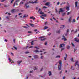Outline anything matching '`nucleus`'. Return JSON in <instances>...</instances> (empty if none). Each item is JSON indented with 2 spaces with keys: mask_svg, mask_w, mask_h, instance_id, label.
<instances>
[{
  "mask_svg": "<svg viewBox=\"0 0 79 79\" xmlns=\"http://www.w3.org/2000/svg\"><path fill=\"white\" fill-rule=\"evenodd\" d=\"M37 0H36L35 2H31L29 1V2H27V4H25V5L24 7L26 8V9H27V8H28L29 7V6H27V4H29V3H32V4H33V3H38V2H37Z\"/></svg>",
  "mask_w": 79,
  "mask_h": 79,
  "instance_id": "f257e3e1",
  "label": "nucleus"
},
{
  "mask_svg": "<svg viewBox=\"0 0 79 79\" xmlns=\"http://www.w3.org/2000/svg\"><path fill=\"white\" fill-rule=\"evenodd\" d=\"M59 63L60 65H58L59 69H61V65L62 64V61L61 60H60L59 61Z\"/></svg>",
  "mask_w": 79,
  "mask_h": 79,
  "instance_id": "f03ea898",
  "label": "nucleus"
},
{
  "mask_svg": "<svg viewBox=\"0 0 79 79\" xmlns=\"http://www.w3.org/2000/svg\"><path fill=\"white\" fill-rule=\"evenodd\" d=\"M30 68H31V69H38V67L37 66H30L29 67Z\"/></svg>",
  "mask_w": 79,
  "mask_h": 79,
  "instance_id": "7ed1b4c3",
  "label": "nucleus"
},
{
  "mask_svg": "<svg viewBox=\"0 0 79 79\" xmlns=\"http://www.w3.org/2000/svg\"><path fill=\"white\" fill-rule=\"evenodd\" d=\"M44 36H41L39 37V39H41V41H43V40H46V38H44Z\"/></svg>",
  "mask_w": 79,
  "mask_h": 79,
  "instance_id": "20e7f679",
  "label": "nucleus"
},
{
  "mask_svg": "<svg viewBox=\"0 0 79 79\" xmlns=\"http://www.w3.org/2000/svg\"><path fill=\"white\" fill-rule=\"evenodd\" d=\"M64 11L63 10V9L60 8V10L59 11V14H60V12H63Z\"/></svg>",
  "mask_w": 79,
  "mask_h": 79,
  "instance_id": "39448f33",
  "label": "nucleus"
},
{
  "mask_svg": "<svg viewBox=\"0 0 79 79\" xmlns=\"http://www.w3.org/2000/svg\"><path fill=\"white\" fill-rule=\"evenodd\" d=\"M75 40L76 41V42H78L79 43V39L78 38H75Z\"/></svg>",
  "mask_w": 79,
  "mask_h": 79,
  "instance_id": "423d86ee",
  "label": "nucleus"
},
{
  "mask_svg": "<svg viewBox=\"0 0 79 79\" xmlns=\"http://www.w3.org/2000/svg\"><path fill=\"white\" fill-rule=\"evenodd\" d=\"M8 60H9V62H10V63H14V62H13V61H12V60L11 59V58H9L8 59Z\"/></svg>",
  "mask_w": 79,
  "mask_h": 79,
  "instance_id": "0eeeda50",
  "label": "nucleus"
},
{
  "mask_svg": "<svg viewBox=\"0 0 79 79\" xmlns=\"http://www.w3.org/2000/svg\"><path fill=\"white\" fill-rule=\"evenodd\" d=\"M78 63H79V61L77 60L76 61V63H75V66H76V65H78V66H79V65L78 64Z\"/></svg>",
  "mask_w": 79,
  "mask_h": 79,
  "instance_id": "6e6552de",
  "label": "nucleus"
},
{
  "mask_svg": "<svg viewBox=\"0 0 79 79\" xmlns=\"http://www.w3.org/2000/svg\"><path fill=\"white\" fill-rule=\"evenodd\" d=\"M17 63H18V64H21V63H22V60L18 61H17Z\"/></svg>",
  "mask_w": 79,
  "mask_h": 79,
  "instance_id": "1a4fd4ad",
  "label": "nucleus"
},
{
  "mask_svg": "<svg viewBox=\"0 0 79 79\" xmlns=\"http://www.w3.org/2000/svg\"><path fill=\"white\" fill-rule=\"evenodd\" d=\"M66 10H67V11H69V7L68 6H66Z\"/></svg>",
  "mask_w": 79,
  "mask_h": 79,
  "instance_id": "9d476101",
  "label": "nucleus"
},
{
  "mask_svg": "<svg viewBox=\"0 0 79 79\" xmlns=\"http://www.w3.org/2000/svg\"><path fill=\"white\" fill-rule=\"evenodd\" d=\"M34 58L36 59L38 58L39 57V56L38 55H35V56H34Z\"/></svg>",
  "mask_w": 79,
  "mask_h": 79,
  "instance_id": "9b49d317",
  "label": "nucleus"
},
{
  "mask_svg": "<svg viewBox=\"0 0 79 79\" xmlns=\"http://www.w3.org/2000/svg\"><path fill=\"white\" fill-rule=\"evenodd\" d=\"M34 52H36L35 53H39V52H39V51L37 50L34 51Z\"/></svg>",
  "mask_w": 79,
  "mask_h": 79,
  "instance_id": "f8f14e48",
  "label": "nucleus"
},
{
  "mask_svg": "<svg viewBox=\"0 0 79 79\" xmlns=\"http://www.w3.org/2000/svg\"><path fill=\"white\" fill-rule=\"evenodd\" d=\"M60 48H63L64 47V46L62 45V44H60V45L59 46Z\"/></svg>",
  "mask_w": 79,
  "mask_h": 79,
  "instance_id": "ddd939ff",
  "label": "nucleus"
},
{
  "mask_svg": "<svg viewBox=\"0 0 79 79\" xmlns=\"http://www.w3.org/2000/svg\"><path fill=\"white\" fill-rule=\"evenodd\" d=\"M26 25L27 26V27H26V26H24L23 27H24V28H26V29H27V28H28V27H29V25H28L27 24H26Z\"/></svg>",
  "mask_w": 79,
  "mask_h": 79,
  "instance_id": "4468645a",
  "label": "nucleus"
},
{
  "mask_svg": "<svg viewBox=\"0 0 79 79\" xmlns=\"http://www.w3.org/2000/svg\"><path fill=\"white\" fill-rule=\"evenodd\" d=\"M75 5L76 7H77V2H75Z\"/></svg>",
  "mask_w": 79,
  "mask_h": 79,
  "instance_id": "2eb2a0df",
  "label": "nucleus"
},
{
  "mask_svg": "<svg viewBox=\"0 0 79 79\" xmlns=\"http://www.w3.org/2000/svg\"><path fill=\"white\" fill-rule=\"evenodd\" d=\"M48 74H49V76H51V75H52V72H51V71H49L48 72Z\"/></svg>",
  "mask_w": 79,
  "mask_h": 79,
  "instance_id": "dca6fc26",
  "label": "nucleus"
},
{
  "mask_svg": "<svg viewBox=\"0 0 79 79\" xmlns=\"http://www.w3.org/2000/svg\"><path fill=\"white\" fill-rule=\"evenodd\" d=\"M61 57V56L60 55H57V56H56L55 57V58H60Z\"/></svg>",
  "mask_w": 79,
  "mask_h": 79,
  "instance_id": "f3484780",
  "label": "nucleus"
},
{
  "mask_svg": "<svg viewBox=\"0 0 79 79\" xmlns=\"http://www.w3.org/2000/svg\"><path fill=\"white\" fill-rule=\"evenodd\" d=\"M60 30H58L56 31V33H57V34H60Z\"/></svg>",
  "mask_w": 79,
  "mask_h": 79,
  "instance_id": "a211bd4d",
  "label": "nucleus"
},
{
  "mask_svg": "<svg viewBox=\"0 0 79 79\" xmlns=\"http://www.w3.org/2000/svg\"><path fill=\"white\" fill-rule=\"evenodd\" d=\"M27 15H24L23 16V18H26V17H27Z\"/></svg>",
  "mask_w": 79,
  "mask_h": 79,
  "instance_id": "6ab92c4d",
  "label": "nucleus"
},
{
  "mask_svg": "<svg viewBox=\"0 0 79 79\" xmlns=\"http://www.w3.org/2000/svg\"><path fill=\"white\" fill-rule=\"evenodd\" d=\"M50 4V3L49 2H47L46 3H45V5H47V6H48Z\"/></svg>",
  "mask_w": 79,
  "mask_h": 79,
  "instance_id": "aec40b11",
  "label": "nucleus"
},
{
  "mask_svg": "<svg viewBox=\"0 0 79 79\" xmlns=\"http://www.w3.org/2000/svg\"><path fill=\"white\" fill-rule=\"evenodd\" d=\"M48 27L45 26L44 28V30H45V29H48Z\"/></svg>",
  "mask_w": 79,
  "mask_h": 79,
  "instance_id": "412c9836",
  "label": "nucleus"
},
{
  "mask_svg": "<svg viewBox=\"0 0 79 79\" xmlns=\"http://www.w3.org/2000/svg\"><path fill=\"white\" fill-rule=\"evenodd\" d=\"M65 15H66V14L64 13H62V16H65Z\"/></svg>",
  "mask_w": 79,
  "mask_h": 79,
  "instance_id": "4be33fe9",
  "label": "nucleus"
},
{
  "mask_svg": "<svg viewBox=\"0 0 79 79\" xmlns=\"http://www.w3.org/2000/svg\"><path fill=\"white\" fill-rule=\"evenodd\" d=\"M70 60L71 61H72V62H74V60H73V57L71 58Z\"/></svg>",
  "mask_w": 79,
  "mask_h": 79,
  "instance_id": "5701e85b",
  "label": "nucleus"
},
{
  "mask_svg": "<svg viewBox=\"0 0 79 79\" xmlns=\"http://www.w3.org/2000/svg\"><path fill=\"white\" fill-rule=\"evenodd\" d=\"M62 40H63V39L64 40V41H66V40H67V39L66 38H64L61 39Z\"/></svg>",
  "mask_w": 79,
  "mask_h": 79,
  "instance_id": "b1692460",
  "label": "nucleus"
},
{
  "mask_svg": "<svg viewBox=\"0 0 79 79\" xmlns=\"http://www.w3.org/2000/svg\"><path fill=\"white\" fill-rule=\"evenodd\" d=\"M15 11V9H13L11 10V11L12 13H14Z\"/></svg>",
  "mask_w": 79,
  "mask_h": 79,
  "instance_id": "393cba45",
  "label": "nucleus"
},
{
  "mask_svg": "<svg viewBox=\"0 0 79 79\" xmlns=\"http://www.w3.org/2000/svg\"><path fill=\"white\" fill-rule=\"evenodd\" d=\"M40 15H42V14H44V12H42V11H41L40 12Z\"/></svg>",
  "mask_w": 79,
  "mask_h": 79,
  "instance_id": "a878e982",
  "label": "nucleus"
},
{
  "mask_svg": "<svg viewBox=\"0 0 79 79\" xmlns=\"http://www.w3.org/2000/svg\"><path fill=\"white\" fill-rule=\"evenodd\" d=\"M42 16H44V17H45L47 15L46 14H44L42 15Z\"/></svg>",
  "mask_w": 79,
  "mask_h": 79,
  "instance_id": "bb28decb",
  "label": "nucleus"
},
{
  "mask_svg": "<svg viewBox=\"0 0 79 79\" xmlns=\"http://www.w3.org/2000/svg\"><path fill=\"white\" fill-rule=\"evenodd\" d=\"M71 17H70V19H69V22H71Z\"/></svg>",
  "mask_w": 79,
  "mask_h": 79,
  "instance_id": "cd10ccee",
  "label": "nucleus"
},
{
  "mask_svg": "<svg viewBox=\"0 0 79 79\" xmlns=\"http://www.w3.org/2000/svg\"><path fill=\"white\" fill-rule=\"evenodd\" d=\"M72 22L73 23H75V22H76V20H75V19H73Z\"/></svg>",
  "mask_w": 79,
  "mask_h": 79,
  "instance_id": "c85d7f7f",
  "label": "nucleus"
},
{
  "mask_svg": "<svg viewBox=\"0 0 79 79\" xmlns=\"http://www.w3.org/2000/svg\"><path fill=\"white\" fill-rule=\"evenodd\" d=\"M31 44L32 45H34V41H32V42H31Z\"/></svg>",
  "mask_w": 79,
  "mask_h": 79,
  "instance_id": "c756f323",
  "label": "nucleus"
},
{
  "mask_svg": "<svg viewBox=\"0 0 79 79\" xmlns=\"http://www.w3.org/2000/svg\"><path fill=\"white\" fill-rule=\"evenodd\" d=\"M69 32V29H68L67 30V33L68 34Z\"/></svg>",
  "mask_w": 79,
  "mask_h": 79,
  "instance_id": "7c9ffc66",
  "label": "nucleus"
},
{
  "mask_svg": "<svg viewBox=\"0 0 79 79\" xmlns=\"http://www.w3.org/2000/svg\"><path fill=\"white\" fill-rule=\"evenodd\" d=\"M41 59H44V56H41L40 57Z\"/></svg>",
  "mask_w": 79,
  "mask_h": 79,
  "instance_id": "2f4dec72",
  "label": "nucleus"
},
{
  "mask_svg": "<svg viewBox=\"0 0 79 79\" xmlns=\"http://www.w3.org/2000/svg\"><path fill=\"white\" fill-rule=\"evenodd\" d=\"M23 3H24V2H20V5H22V4H23Z\"/></svg>",
  "mask_w": 79,
  "mask_h": 79,
  "instance_id": "473e14b6",
  "label": "nucleus"
},
{
  "mask_svg": "<svg viewBox=\"0 0 79 79\" xmlns=\"http://www.w3.org/2000/svg\"><path fill=\"white\" fill-rule=\"evenodd\" d=\"M70 48V46H67V49H69Z\"/></svg>",
  "mask_w": 79,
  "mask_h": 79,
  "instance_id": "72a5a7b5",
  "label": "nucleus"
},
{
  "mask_svg": "<svg viewBox=\"0 0 79 79\" xmlns=\"http://www.w3.org/2000/svg\"><path fill=\"white\" fill-rule=\"evenodd\" d=\"M69 14H71V12H69L67 13V15H69Z\"/></svg>",
  "mask_w": 79,
  "mask_h": 79,
  "instance_id": "f704fd0d",
  "label": "nucleus"
},
{
  "mask_svg": "<svg viewBox=\"0 0 79 79\" xmlns=\"http://www.w3.org/2000/svg\"><path fill=\"white\" fill-rule=\"evenodd\" d=\"M20 1V0H16L15 1L16 2H19Z\"/></svg>",
  "mask_w": 79,
  "mask_h": 79,
  "instance_id": "c9c22d12",
  "label": "nucleus"
},
{
  "mask_svg": "<svg viewBox=\"0 0 79 79\" xmlns=\"http://www.w3.org/2000/svg\"><path fill=\"white\" fill-rule=\"evenodd\" d=\"M5 1H6V0H2L1 1V2H4Z\"/></svg>",
  "mask_w": 79,
  "mask_h": 79,
  "instance_id": "e433bc0d",
  "label": "nucleus"
},
{
  "mask_svg": "<svg viewBox=\"0 0 79 79\" xmlns=\"http://www.w3.org/2000/svg\"><path fill=\"white\" fill-rule=\"evenodd\" d=\"M65 3H66V2H63L60 4V5H62L63 4H65Z\"/></svg>",
  "mask_w": 79,
  "mask_h": 79,
  "instance_id": "4c0bfd02",
  "label": "nucleus"
},
{
  "mask_svg": "<svg viewBox=\"0 0 79 79\" xmlns=\"http://www.w3.org/2000/svg\"><path fill=\"white\" fill-rule=\"evenodd\" d=\"M40 17L41 18H42V19H44V17L41 16H40Z\"/></svg>",
  "mask_w": 79,
  "mask_h": 79,
  "instance_id": "58836bf2",
  "label": "nucleus"
},
{
  "mask_svg": "<svg viewBox=\"0 0 79 79\" xmlns=\"http://www.w3.org/2000/svg\"><path fill=\"white\" fill-rule=\"evenodd\" d=\"M64 27H65V26L64 25H62V28H64Z\"/></svg>",
  "mask_w": 79,
  "mask_h": 79,
  "instance_id": "ea45409f",
  "label": "nucleus"
},
{
  "mask_svg": "<svg viewBox=\"0 0 79 79\" xmlns=\"http://www.w3.org/2000/svg\"><path fill=\"white\" fill-rule=\"evenodd\" d=\"M14 48L15 49L17 50V48L16 47H15V46H14Z\"/></svg>",
  "mask_w": 79,
  "mask_h": 79,
  "instance_id": "a19ab883",
  "label": "nucleus"
},
{
  "mask_svg": "<svg viewBox=\"0 0 79 79\" xmlns=\"http://www.w3.org/2000/svg\"><path fill=\"white\" fill-rule=\"evenodd\" d=\"M68 34V33H67L65 34V36H67V35Z\"/></svg>",
  "mask_w": 79,
  "mask_h": 79,
  "instance_id": "79ce46f5",
  "label": "nucleus"
},
{
  "mask_svg": "<svg viewBox=\"0 0 79 79\" xmlns=\"http://www.w3.org/2000/svg\"><path fill=\"white\" fill-rule=\"evenodd\" d=\"M6 19H9V16H7L6 17Z\"/></svg>",
  "mask_w": 79,
  "mask_h": 79,
  "instance_id": "37998d69",
  "label": "nucleus"
},
{
  "mask_svg": "<svg viewBox=\"0 0 79 79\" xmlns=\"http://www.w3.org/2000/svg\"><path fill=\"white\" fill-rule=\"evenodd\" d=\"M32 32L31 31H28V33H29V34H31V33Z\"/></svg>",
  "mask_w": 79,
  "mask_h": 79,
  "instance_id": "c03bdc74",
  "label": "nucleus"
},
{
  "mask_svg": "<svg viewBox=\"0 0 79 79\" xmlns=\"http://www.w3.org/2000/svg\"><path fill=\"white\" fill-rule=\"evenodd\" d=\"M43 8H44V9L47 8V7L44 6L43 7Z\"/></svg>",
  "mask_w": 79,
  "mask_h": 79,
  "instance_id": "a18cd8bd",
  "label": "nucleus"
},
{
  "mask_svg": "<svg viewBox=\"0 0 79 79\" xmlns=\"http://www.w3.org/2000/svg\"><path fill=\"white\" fill-rule=\"evenodd\" d=\"M72 45L73 46V47H75V46H74V44H73V43H72Z\"/></svg>",
  "mask_w": 79,
  "mask_h": 79,
  "instance_id": "49530a36",
  "label": "nucleus"
},
{
  "mask_svg": "<svg viewBox=\"0 0 79 79\" xmlns=\"http://www.w3.org/2000/svg\"><path fill=\"white\" fill-rule=\"evenodd\" d=\"M16 5V2H15L14 4L13 5V6H15V5Z\"/></svg>",
  "mask_w": 79,
  "mask_h": 79,
  "instance_id": "de8ad7c7",
  "label": "nucleus"
},
{
  "mask_svg": "<svg viewBox=\"0 0 79 79\" xmlns=\"http://www.w3.org/2000/svg\"><path fill=\"white\" fill-rule=\"evenodd\" d=\"M29 52H25V53H26V54H27V53H29Z\"/></svg>",
  "mask_w": 79,
  "mask_h": 79,
  "instance_id": "09e8293b",
  "label": "nucleus"
},
{
  "mask_svg": "<svg viewBox=\"0 0 79 79\" xmlns=\"http://www.w3.org/2000/svg\"><path fill=\"white\" fill-rule=\"evenodd\" d=\"M33 17H30V19H33Z\"/></svg>",
  "mask_w": 79,
  "mask_h": 79,
  "instance_id": "8fccbe9b",
  "label": "nucleus"
},
{
  "mask_svg": "<svg viewBox=\"0 0 79 79\" xmlns=\"http://www.w3.org/2000/svg\"><path fill=\"white\" fill-rule=\"evenodd\" d=\"M51 35V33H49L48 34V35Z\"/></svg>",
  "mask_w": 79,
  "mask_h": 79,
  "instance_id": "3c124183",
  "label": "nucleus"
},
{
  "mask_svg": "<svg viewBox=\"0 0 79 79\" xmlns=\"http://www.w3.org/2000/svg\"><path fill=\"white\" fill-rule=\"evenodd\" d=\"M11 55H12V56H14V55H13V53L12 52H11Z\"/></svg>",
  "mask_w": 79,
  "mask_h": 79,
  "instance_id": "603ef678",
  "label": "nucleus"
},
{
  "mask_svg": "<svg viewBox=\"0 0 79 79\" xmlns=\"http://www.w3.org/2000/svg\"><path fill=\"white\" fill-rule=\"evenodd\" d=\"M30 26H34V24H31V23H30Z\"/></svg>",
  "mask_w": 79,
  "mask_h": 79,
  "instance_id": "864d4df0",
  "label": "nucleus"
},
{
  "mask_svg": "<svg viewBox=\"0 0 79 79\" xmlns=\"http://www.w3.org/2000/svg\"><path fill=\"white\" fill-rule=\"evenodd\" d=\"M57 12H58V10L56 9V13H57Z\"/></svg>",
  "mask_w": 79,
  "mask_h": 79,
  "instance_id": "5fc2aeb1",
  "label": "nucleus"
},
{
  "mask_svg": "<svg viewBox=\"0 0 79 79\" xmlns=\"http://www.w3.org/2000/svg\"><path fill=\"white\" fill-rule=\"evenodd\" d=\"M14 1V0H12L11 1V3H13V1Z\"/></svg>",
  "mask_w": 79,
  "mask_h": 79,
  "instance_id": "6e6d98bb",
  "label": "nucleus"
},
{
  "mask_svg": "<svg viewBox=\"0 0 79 79\" xmlns=\"http://www.w3.org/2000/svg\"><path fill=\"white\" fill-rule=\"evenodd\" d=\"M22 15V13H21L19 14V16H20V15Z\"/></svg>",
  "mask_w": 79,
  "mask_h": 79,
  "instance_id": "4d7b16f0",
  "label": "nucleus"
},
{
  "mask_svg": "<svg viewBox=\"0 0 79 79\" xmlns=\"http://www.w3.org/2000/svg\"><path fill=\"white\" fill-rule=\"evenodd\" d=\"M79 16L78 17H77V20H78V19H79Z\"/></svg>",
  "mask_w": 79,
  "mask_h": 79,
  "instance_id": "13d9d810",
  "label": "nucleus"
},
{
  "mask_svg": "<svg viewBox=\"0 0 79 79\" xmlns=\"http://www.w3.org/2000/svg\"><path fill=\"white\" fill-rule=\"evenodd\" d=\"M47 42H46L45 43V45H47Z\"/></svg>",
  "mask_w": 79,
  "mask_h": 79,
  "instance_id": "bf43d9fd",
  "label": "nucleus"
},
{
  "mask_svg": "<svg viewBox=\"0 0 79 79\" xmlns=\"http://www.w3.org/2000/svg\"><path fill=\"white\" fill-rule=\"evenodd\" d=\"M32 19H33V21H34V19H35V17H34V18L33 17V18Z\"/></svg>",
  "mask_w": 79,
  "mask_h": 79,
  "instance_id": "052dcab7",
  "label": "nucleus"
},
{
  "mask_svg": "<svg viewBox=\"0 0 79 79\" xmlns=\"http://www.w3.org/2000/svg\"><path fill=\"white\" fill-rule=\"evenodd\" d=\"M65 48H62L61 49V51H62V50H64V49Z\"/></svg>",
  "mask_w": 79,
  "mask_h": 79,
  "instance_id": "680f3d73",
  "label": "nucleus"
},
{
  "mask_svg": "<svg viewBox=\"0 0 79 79\" xmlns=\"http://www.w3.org/2000/svg\"><path fill=\"white\" fill-rule=\"evenodd\" d=\"M66 57H64V60H66Z\"/></svg>",
  "mask_w": 79,
  "mask_h": 79,
  "instance_id": "e2e57ef3",
  "label": "nucleus"
},
{
  "mask_svg": "<svg viewBox=\"0 0 79 79\" xmlns=\"http://www.w3.org/2000/svg\"><path fill=\"white\" fill-rule=\"evenodd\" d=\"M45 25H46V24H47V22H46L45 23Z\"/></svg>",
  "mask_w": 79,
  "mask_h": 79,
  "instance_id": "0e129e2a",
  "label": "nucleus"
},
{
  "mask_svg": "<svg viewBox=\"0 0 79 79\" xmlns=\"http://www.w3.org/2000/svg\"><path fill=\"white\" fill-rule=\"evenodd\" d=\"M4 41L5 42H7V40H6V39H5V40H4Z\"/></svg>",
  "mask_w": 79,
  "mask_h": 79,
  "instance_id": "69168bd1",
  "label": "nucleus"
},
{
  "mask_svg": "<svg viewBox=\"0 0 79 79\" xmlns=\"http://www.w3.org/2000/svg\"><path fill=\"white\" fill-rule=\"evenodd\" d=\"M60 4V2H58L57 5H58Z\"/></svg>",
  "mask_w": 79,
  "mask_h": 79,
  "instance_id": "338daca9",
  "label": "nucleus"
},
{
  "mask_svg": "<svg viewBox=\"0 0 79 79\" xmlns=\"http://www.w3.org/2000/svg\"><path fill=\"white\" fill-rule=\"evenodd\" d=\"M60 20H64V19L63 18H61L60 19Z\"/></svg>",
  "mask_w": 79,
  "mask_h": 79,
  "instance_id": "774afa93",
  "label": "nucleus"
}]
</instances>
